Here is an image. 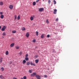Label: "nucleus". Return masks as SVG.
<instances>
[{"instance_id": "nucleus-49", "label": "nucleus", "mask_w": 79, "mask_h": 79, "mask_svg": "<svg viewBox=\"0 0 79 79\" xmlns=\"http://www.w3.org/2000/svg\"><path fill=\"white\" fill-rule=\"evenodd\" d=\"M2 38H4V37H3V36H2Z\"/></svg>"}, {"instance_id": "nucleus-27", "label": "nucleus", "mask_w": 79, "mask_h": 79, "mask_svg": "<svg viewBox=\"0 0 79 79\" xmlns=\"http://www.w3.org/2000/svg\"><path fill=\"white\" fill-rule=\"evenodd\" d=\"M16 31H12V33L13 34H15V33H16Z\"/></svg>"}, {"instance_id": "nucleus-39", "label": "nucleus", "mask_w": 79, "mask_h": 79, "mask_svg": "<svg viewBox=\"0 0 79 79\" xmlns=\"http://www.w3.org/2000/svg\"><path fill=\"white\" fill-rule=\"evenodd\" d=\"M33 42H35V40H33Z\"/></svg>"}, {"instance_id": "nucleus-13", "label": "nucleus", "mask_w": 79, "mask_h": 79, "mask_svg": "<svg viewBox=\"0 0 79 79\" xmlns=\"http://www.w3.org/2000/svg\"><path fill=\"white\" fill-rule=\"evenodd\" d=\"M44 37V34H42L41 36V38L43 39Z\"/></svg>"}, {"instance_id": "nucleus-10", "label": "nucleus", "mask_w": 79, "mask_h": 79, "mask_svg": "<svg viewBox=\"0 0 79 79\" xmlns=\"http://www.w3.org/2000/svg\"><path fill=\"white\" fill-rule=\"evenodd\" d=\"M26 63V60H23V64H25V63Z\"/></svg>"}, {"instance_id": "nucleus-47", "label": "nucleus", "mask_w": 79, "mask_h": 79, "mask_svg": "<svg viewBox=\"0 0 79 79\" xmlns=\"http://www.w3.org/2000/svg\"><path fill=\"white\" fill-rule=\"evenodd\" d=\"M33 25L34 26V25H35V23H34V24H33Z\"/></svg>"}, {"instance_id": "nucleus-24", "label": "nucleus", "mask_w": 79, "mask_h": 79, "mask_svg": "<svg viewBox=\"0 0 79 79\" xmlns=\"http://www.w3.org/2000/svg\"><path fill=\"white\" fill-rule=\"evenodd\" d=\"M1 69L2 71H4V68L3 67L1 68Z\"/></svg>"}, {"instance_id": "nucleus-37", "label": "nucleus", "mask_w": 79, "mask_h": 79, "mask_svg": "<svg viewBox=\"0 0 79 79\" xmlns=\"http://www.w3.org/2000/svg\"><path fill=\"white\" fill-rule=\"evenodd\" d=\"M44 77L47 78V76L45 75L44 76Z\"/></svg>"}, {"instance_id": "nucleus-3", "label": "nucleus", "mask_w": 79, "mask_h": 79, "mask_svg": "<svg viewBox=\"0 0 79 79\" xmlns=\"http://www.w3.org/2000/svg\"><path fill=\"white\" fill-rule=\"evenodd\" d=\"M44 10V8H40L39 9V10L40 12H41V11H43Z\"/></svg>"}, {"instance_id": "nucleus-12", "label": "nucleus", "mask_w": 79, "mask_h": 79, "mask_svg": "<svg viewBox=\"0 0 79 79\" xmlns=\"http://www.w3.org/2000/svg\"><path fill=\"white\" fill-rule=\"evenodd\" d=\"M4 17L3 15H1L0 16V18L1 19H3Z\"/></svg>"}, {"instance_id": "nucleus-17", "label": "nucleus", "mask_w": 79, "mask_h": 79, "mask_svg": "<svg viewBox=\"0 0 79 79\" xmlns=\"http://www.w3.org/2000/svg\"><path fill=\"white\" fill-rule=\"evenodd\" d=\"M34 19L33 18V16H31L30 17V20H31V21H32V20H33Z\"/></svg>"}, {"instance_id": "nucleus-1", "label": "nucleus", "mask_w": 79, "mask_h": 79, "mask_svg": "<svg viewBox=\"0 0 79 79\" xmlns=\"http://www.w3.org/2000/svg\"><path fill=\"white\" fill-rule=\"evenodd\" d=\"M6 29V26H4L1 29V31H5V30Z\"/></svg>"}, {"instance_id": "nucleus-4", "label": "nucleus", "mask_w": 79, "mask_h": 79, "mask_svg": "<svg viewBox=\"0 0 79 79\" xmlns=\"http://www.w3.org/2000/svg\"><path fill=\"white\" fill-rule=\"evenodd\" d=\"M36 75H37V74H36V73H33L31 74V76H35Z\"/></svg>"}, {"instance_id": "nucleus-44", "label": "nucleus", "mask_w": 79, "mask_h": 79, "mask_svg": "<svg viewBox=\"0 0 79 79\" xmlns=\"http://www.w3.org/2000/svg\"><path fill=\"white\" fill-rule=\"evenodd\" d=\"M13 79H17V78H16V77H14L13 78Z\"/></svg>"}, {"instance_id": "nucleus-9", "label": "nucleus", "mask_w": 79, "mask_h": 79, "mask_svg": "<svg viewBox=\"0 0 79 79\" xmlns=\"http://www.w3.org/2000/svg\"><path fill=\"white\" fill-rule=\"evenodd\" d=\"M14 45H15V44L12 43L10 45V47H13V46H14Z\"/></svg>"}, {"instance_id": "nucleus-25", "label": "nucleus", "mask_w": 79, "mask_h": 79, "mask_svg": "<svg viewBox=\"0 0 79 79\" xmlns=\"http://www.w3.org/2000/svg\"><path fill=\"white\" fill-rule=\"evenodd\" d=\"M53 2H54V5H55L56 3V1L55 0H53Z\"/></svg>"}, {"instance_id": "nucleus-50", "label": "nucleus", "mask_w": 79, "mask_h": 79, "mask_svg": "<svg viewBox=\"0 0 79 79\" xmlns=\"http://www.w3.org/2000/svg\"><path fill=\"white\" fill-rule=\"evenodd\" d=\"M35 16L34 15H33V17H34Z\"/></svg>"}, {"instance_id": "nucleus-30", "label": "nucleus", "mask_w": 79, "mask_h": 79, "mask_svg": "<svg viewBox=\"0 0 79 79\" xmlns=\"http://www.w3.org/2000/svg\"><path fill=\"white\" fill-rule=\"evenodd\" d=\"M19 19H20V16L19 15L17 17V19L19 20Z\"/></svg>"}, {"instance_id": "nucleus-7", "label": "nucleus", "mask_w": 79, "mask_h": 79, "mask_svg": "<svg viewBox=\"0 0 79 79\" xmlns=\"http://www.w3.org/2000/svg\"><path fill=\"white\" fill-rule=\"evenodd\" d=\"M57 11V10L56 9H55L54 10L53 13L54 14H56V12Z\"/></svg>"}, {"instance_id": "nucleus-43", "label": "nucleus", "mask_w": 79, "mask_h": 79, "mask_svg": "<svg viewBox=\"0 0 79 79\" xmlns=\"http://www.w3.org/2000/svg\"><path fill=\"white\" fill-rule=\"evenodd\" d=\"M22 54V53H21V52H20L19 53V54L20 55H21V54Z\"/></svg>"}, {"instance_id": "nucleus-11", "label": "nucleus", "mask_w": 79, "mask_h": 79, "mask_svg": "<svg viewBox=\"0 0 79 79\" xmlns=\"http://www.w3.org/2000/svg\"><path fill=\"white\" fill-rule=\"evenodd\" d=\"M22 31H24L26 30V28L24 27H23L22 28Z\"/></svg>"}, {"instance_id": "nucleus-5", "label": "nucleus", "mask_w": 79, "mask_h": 79, "mask_svg": "<svg viewBox=\"0 0 79 79\" xmlns=\"http://www.w3.org/2000/svg\"><path fill=\"white\" fill-rule=\"evenodd\" d=\"M9 8L10 10H12L13 8V5H10L9 6Z\"/></svg>"}, {"instance_id": "nucleus-28", "label": "nucleus", "mask_w": 79, "mask_h": 79, "mask_svg": "<svg viewBox=\"0 0 79 79\" xmlns=\"http://www.w3.org/2000/svg\"><path fill=\"white\" fill-rule=\"evenodd\" d=\"M55 52H56V51H55V49H52V52L53 53H55Z\"/></svg>"}, {"instance_id": "nucleus-16", "label": "nucleus", "mask_w": 79, "mask_h": 79, "mask_svg": "<svg viewBox=\"0 0 79 79\" xmlns=\"http://www.w3.org/2000/svg\"><path fill=\"white\" fill-rule=\"evenodd\" d=\"M35 5H36V3L35 2H33V5L34 6H35Z\"/></svg>"}, {"instance_id": "nucleus-31", "label": "nucleus", "mask_w": 79, "mask_h": 79, "mask_svg": "<svg viewBox=\"0 0 79 79\" xmlns=\"http://www.w3.org/2000/svg\"><path fill=\"white\" fill-rule=\"evenodd\" d=\"M29 73H32V70H29Z\"/></svg>"}, {"instance_id": "nucleus-42", "label": "nucleus", "mask_w": 79, "mask_h": 79, "mask_svg": "<svg viewBox=\"0 0 79 79\" xmlns=\"http://www.w3.org/2000/svg\"><path fill=\"white\" fill-rule=\"evenodd\" d=\"M56 21H58V18H57L56 19Z\"/></svg>"}, {"instance_id": "nucleus-34", "label": "nucleus", "mask_w": 79, "mask_h": 79, "mask_svg": "<svg viewBox=\"0 0 79 79\" xmlns=\"http://www.w3.org/2000/svg\"><path fill=\"white\" fill-rule=\"evenodd\" d=\"M27 65H29L30 63L29 62H27Z\"/></svg>"}, {"instance_id": "nucleus-32", "label": "nucleus", "mask_w": 79, "mask_h": 79, "mask_svg": "<svg viewBox=\"0 0 79 79\" xmlns=\"http://www.w3.org/2000/svg\"><path fill=\"white\" fill-rule=\"evenodd\" d=\"M23 79H27V78H26V76H24L23 77Z\"/></svg>"}, {"instance_id": "nucleus-36", "label": "nucleus", "mask_w": 79, "mask_h": 79, "mask_svg": "<svg viewBox=\"0 0 79 79\" xmlns=\"http://www.w3.org/2000/svg\"><path fill=\"white\" fill-rule=\"evenodd\" d=\"M47 37H48V38H49V37H50V35H47Z\"/></svg>"}, {"instance_id": "nucleus-6", "label": "nucleus", "mask_w": 79, "mask_h": 79, "mask_svg": "<svg viewBox=\"0 0 79 79\" xmlns=\"http://www.w3.org/2000/svg\"><path fill=\"white\" fill-rule=\"evenodd\" d=\"M26 36L28 38L29 37V33L27 32V33L26 34Z\"/></svg>"}, {"instance_id": "nucleus-26", "label": "nucleus", "mask_w": 79, "mask_h": 79, "mask_svg": "<svg viewBox=\"0 0 79 79\" xmlns=\"http://www.w3.org/2000/svg\"><path fill=\"white\" fill-rule=\"evenodd\" d=\"M38 34H39V32H38V31H36V35H37V36H38Z\"/></svg>"}, {"instance_id": "nucleus-21", "label": "nucleus", "mask_w": 79, "mask_h": 79, "mask_svg": "<svg viewBox=\"0 0 79 79\" xmlns=\"http://www.w3.org/2000/svg\"><path fill=\"white\" fill-rule=\"evenodd\" d=\"M15 48H16V49H19V48L18 47V46H16V47H15Z\"/></svg>"}, {"instance_id": "nucleus-23", "label": "nucleus", "mask_w": 79, "mask_h": 79, "mask_svg": "<svg viewBox=\"0 0 79 79\" xmlns=\"http://www.w3.org/2000/svg\"><path fill=\"white\" fill-rule=\"evenodd\" d=\"M2 60H3V58H1V59H0V63H2Z\"/></svg>"}, {"instance_id": "nucleus-18", "label": "nucleus", "mask_w": 79, "mask_h": 79, "mask_svg": "<svg viewBox=\"0 0 79 79\" xmlns=\"http://www.w3.org/2000/svg\"><path fill=\"white\" fill-rule=\"evenodd\" d=\"M25 60L26 61H28V60H29V58H28V57H26L25 58Z\"/></svg>"}, {"instance_id": "nucleus-14", "label": "nucleus", "mask_w": 79, "mask_h": 79, "mask_svg": "<svg viewBox=\"0 0 79 79\" xmlns=\"http://www.w3.org/2000/svg\"><path fill=\"white\" fill-rule=\"evenodd\" d=\"M2 35L3 36H5L6 35V33L4 32L3 33Z\"/></svg>"}, {"instance_id": "nucleus-38", "label": "nucleus", "mask_w": 79, "mask_h": 79, "mask_svg": "<svg viewBox=\"0 0 79 79\" xmlns=\"http://www.w3.org/2000/svg\"><path fill=\"white\" fill-rule=\"evenodd\" d=\"M40 0H37L36 1V3H38L39 1H40Z\"/></svg>"}, {"instance_id": "nucleus-40", "label": "nucleus", "mask_w": 79, "mask_h": 79, "mask_svg": "<svg viewBox=\"0 0 79 79\" xmlns=\"http://www.w3.org/2000/svg\"><path fill=\"white\" fill-rule=\"evenodd\" d=\"M25 56H26V57H27V56H28V54H26L25 55Z\"/></svg>"}, {"instance_id": "nucleus-22", "label": "nucleus", "mask_w": 79, "mask_h": 79, "mask_svg": "<svg viewBox=\"0 0 79 79\" xmlns=\"http://www.w3.org/2000/svg\"><path fill=\"white\" fill-rule=\"evenodd\" d=\"M8 51H6V55H8Z\"/></svg>"}, {"instance_id": "nucleus-2", "label": "nucleus", "mask_w": 79, "mask_h": 79, "mask_svg": "<svg viewBox=\"0 0 79 79\" xmlns=\"http://www.w3.org/2000/svg\"><path fill=\"white\" fill-rule=\"evenodd\" d=\"M35 77L37 78V79H40L41 78L40 76L37 75H36Z\"/></svg>"}, {"instance_id": "nucleus-48", "label": "nucleus", "mask_w": 79, "mask_h": 79, "mask_svg": "<svg viewBox=\"0 0 79 79\" xmlns=\"http://www.w3.org/2000/svg\"><path fill=\"white\" fill-rule=\"evenodd\" d=\"M1 26H0V29H1Z\"/></svg>"}, {"instance_id": "nucleus-8", "label": "nucleus", "mask_w": 79, "mask_h": 79, "mask_svg": "<svg viewBox=\"0 0 79 79\" xmlns=\"http://www.w3.org/2000/svg\"><path fill=\"white\" fill-rule=\"evenodd\" d=\"M3 5V2L2 1L0 2V6H2Z\"/></svg>"}, {"instance_id": "nucleus-29", "label": "nucleus", "mask_w": 79, "mask_h": 79, "mask_svg": "<svg viewBox=\"0 0 79 79\" xmlns=\"http://www.w3.org/2000/svg\"><path fill=\"white\" fill-rule=\"evenodd\" d=\"M50 3H51V1L50 0H48V3L49 4H50Z\"/></svg>"}, {"instance_id": "nucleus-15", "label": "nucleus", "mask_w": 79, "mask_h": 79, "mask_svg": "<svg viewBox=\"0 0 79 79\" xmlns=\"http://www.w3.org/2000/svg\"><path fill=\"white\" fill-rule=\"evenodd\" d=\"M30 64L31 65H32V66H35V64H34L32 63H31Z\"/></svg>"}, {"instance_id": "nucleus-35", "label": "nucleus", "mask_w": 79, "mask_h": 79, "mask_svg": "<svg viewBox=\"0 0 79 79\" xmlns=\"http://www.w3.org/2000/svg\"><path fill=\"white\" fill-rule=\"evenodd\" d=\"M2 77H3V76L2 75H0V78L1 79H2Z\"/></svg>"}, {"instance_id": "nucleus-19", "label": "nucleus", "mask_w": 79, "mask_h": 79, "mask_svg": "<svg viewBox=\"0 0 79 79\" xmlns=\"http://www.w3.org/2000/svg\"><path fill=\"white\" fill-rule=\"evenodd\" d=\"M39 62V60H35V63H38Z\"/></svg>"}, {"instance_id": "nucleus-20", "label": "nucleus", "mask_w": 79, "mask_h": 79, "mask_svg": "<svg viewBox=\"0 0 79 79\" xmlns=\"http://www.w3.org/2000/svg\"><path fill=\"white\" fill-rule=\"evenodd\" d=\"M46 23L47 24H49V21H48V19H47L46 21Z\"/></svg>"}, {"instance_id": "nucleus-46", "label": "nucleus", "mask_w": 79, "mask_h": 79, "mask_svg": "<svg viewBox=\"0 0 79 79\" xmlns=\"http://www.w3.org/2000/svg\"><path fill=\"white\" fill-rule=\"evenodd\" d=\"M2 79H5V77H3L2 78Z\"/></svg>"}, {"instance_id": "nucleus-33", "label": "nucleus", "mask_w": 79, "mask_h": 79, "mask_svg": "<svg viewBox=\"0 0 79 79\" xmlns=\"http://www.w3.org/2000/svg\"><path fill=\"white\" fill-rule=\"evenodd\" d=\"M14 18H15V19H17L16 15H14Z\"/></svg>"}, {"instance_id": "nucleus-45", "label": "nucleus", "mask_w": 79, "mask_h": 79, "mask_svg": "<svg viewBox=\"0 0 79 79\" xmlns=\"http://www.w3.org/2000/svg\"><path fill=\"white\" fill-rule=\"evenodd\" d=\"M11 63H12V62L10 61V64H11Z\"/></svg>"}, {"instance_id": "nucleus-41", "label": "nucleus", "mask_w": 79, "mask_h": 79, "mask_svg": "<svg viewBox=\"0 0 79 79\" xmlns=\"http://www.w3.org/2000/svg\"><path fill=\"white\" fill-rule=\"evenodd\" d=\"M0 15H2L3 14V12H0Z\"/></svg>"}]
</instances>
